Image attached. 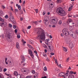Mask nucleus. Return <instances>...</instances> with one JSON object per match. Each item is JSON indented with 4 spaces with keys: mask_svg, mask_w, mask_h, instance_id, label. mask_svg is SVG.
Listing matches in <instances>:
<instances>
[{
    "mask_svg": "<svg viewBox=\"0 0 78 78\" xmlns=\"http://www.w3.org/2000/svg\"><path fill=\"white\" fill-rule=\"evenodd\" d=\"M70 73L71 74H73V72L72 71H71L70 72Z\"/></svg>",
    "mask_w": 78,
    "mask_h": 78,
    "instance_id": "nucleus-46",
    "label": "nucleus"
},
{
    "mask_svg": "<svg viewBox=\"0 0 78 78\" xmlns=\"http://www.w3.org/2000/svg\"><path fill=\"white\" fill-rule=\"evenodd\" d=\"M63 48L64 51H65V52L67 51V49L65 47H63Z\"/></svg>",
    "mask_w": 78,
    "mask_h": 78,
    "instance_id": "nucleus-15",
    "label": "nucleus"
},
{
    "mask_svg": "<svg viewBox=\"0 0 78 78\" xmlns=\"http://www.w3.org/2000/svg\"><path fill=\"white\" fill-rule=\"evenodd\" d=\"M29 43H30V44H33V41H30Z\"/></svg>",
    "mask_w": 78,
    "mask_h": 78,
    "instance_id": "nucleus-47",
    "label": "nucleus"
},
{
    "mask_svg": "<svg viewBox=\"0 0 78 78\" xmlns=\"http://www.w3.org/2000/svg\"><path fill=\"white\" fill-rule=\"evenodd\" d=\"M44 51L45 53H47V49H45Z\"/></svg>",
    "mask_w": 78,
    "mask_h": 78,
    "instance_id": "nucleus-56",
    "label": "nucleus"
},
{
    "mask_svg": "<svg viewBox=\"0 0 78 78\" xmlns=\"http://www.w3.org/2000/svg\"><path fill=\"white\" fill-rule=\"evenodd\" d=\"M66 76H68L69 75V73H66Z\"/></svg>",
    "mask_w": 78,
    "mask_h": 78,
    "instance_id": "nucleus-62",
    "label": "nucleus"
},
{
    "mask_svg": "<svg viewBox=\"0 0 78 78\" xmlns=\"http://www.w3.org/2000/svg\"><path fill=\"white\" fill-rule=\"evenodd\" d=\"M3 75L1 73H0V78H3Z\"/></svg>",
    "mask_w": 78,
    "mask_h": 78,
    "instance_id": "nucleus-28",
    "label": "nucleus"
},
{
    "mask_svg": "<svg viewBox=\"0 0 78 78\" xmlns=\"http://www.w3.org/2000/svg\"><path fill=\"white\" fill-rule=\"evenodd\" d=\"M63 78H66V76H65V75H64L63 76H62Z\"/></svg>",
    "mask_w": 78,
    "mask_h": 78,
    "instance_id": "nucleus-60",
    "label": "nucleus"
},
{
    "mask_svg": "<svg viewBox=\"0 0 78 78\" xmlns=\"http://www.w3.org/2000/svg\"><path fill=\"white\" fill-rule=\"evenodd\" d=\"M13 28L14 29H16V25H13Z\"/></svg>",
    "mask_w": 78,
    "mask_h": 78,
    "instance_id": "nucleus-41",
    "label": "nucleus"
},
{
    "mask_svg": "<svg viewBox=\"0 0 78 78\" xmlns=\"http://www.w3.org/2000/svg\"><path fill=\"white\" fill-rule=\"evenodd\" d=\"M43 56H44V57H46V56H47V54H45V55L43 54Z\"/></svg>",
    "mask_w": 78,
    "mask_h": 78,
    "instance_id": "nucleus-57",
    "label": "nucleus"
},
{
    "mask_svg": "<svg viewBox=\"0 0 78 78\" xmlns=\"http://www.w3.org/2000/svg\"><path fill=\"white\" fill-rule=\"evenodd\" d=\"M72 8H73V6L72 5L71 6V7H69V10L71 11V10H72Z\"/></svg>",
    "mask_w": 78,
    "mask_h": 78,
    "instance_id": "nucleus-21",
    "label": "nucleus"
},
{
    "mask_svg": "<svg viewBox=\"0 0 78 78\" xmlns=\"http://www.w3.org/2000/svg\"><path fill=\"white\" fill-rule=\"evenodd\" d=\"M56 12L58 14L61 15L62 16H64L66 15V13L65 11L60 7L57 9Z\"/></svg>",
    "mask_w": 78,
    "mask_h": 78,
    "instance_id": "nucleus-2",
    "label": "nucleus"
},
{
    "mask_svg": "<svg viewBox=\"0 0 78 78\" xmlns=\"http://www.w3.org/2000/svg\"><path fill=\"white\" fill-rule=\"evenodd\" d=\"M44 71H47V68L46 66H45L44 68Z\"/></svg>",
    "mask_w": 78,
    "mask_h": 78,
    "instance_id": "nucleus-26",
    "label": "nucleus"
},
{
    "mask_svg": "<svg viewBox=\"0 0 78 78\" xmlns=\"http://www.w3.org/2000/svg\"><path fill=\"white\" fill-rule=\"evenodd\" d=\"M31 26H29L27 27V29H30V28H31Z\"/></svg>",
    "mask_w": 78,
    "mask_h": 78,
    "instance_id": "nucleus-45",
    "label": "nucleus"
},
{
    "mask_svg": "<svg viewBox=\"0 0 78 78\" xmlns=\"http://www.w3.org/2000/svg\"><path fill=\"white\" fill-rule=\"evenodd\" d=\"M50 54L51 55H55V54L53 52H51V53Z\"/></svg>",
    "mask_w": 78,
    "mask_h": 78,
    "instance_id": "nucleus-53",
    "label": "nucleus"
},
{
    "mask_svg": "<svg viewBox=\"0 0 78 78\" xmlns=\"http://www.w3.org/2000/svg\"><path fill=\"white\" fill-rule=\"evenodd\" d=\"M62 32L66 36H68L70 34L69 32L68 31V30L66 28H64Z\"/></svg>",
    "mask_w": 78,
    "mask_h": 78,
    "instance_id": "nucleus-3",
    "label": "nucleus"
},
{
    "mask_svg": "<svg viewBox=\"0 0 78 78\" xmlns=\"http://www.w3.org/2000/svg\"><path fill=\"white\" fill-rule=\"evenodd\" d=\"M18 8L20 10L21 9V6H20V5H19L18 6Z\"/></svg>",
    "mask_w": 78,
    "mask_h": 78,
    "instance_id": "nucleus-38",
    "label": "nucleus"
},
{
    "mask_svg": "<svg viewBox=\"0 0 78 78\" xmlns=\"http://www.w3.org/2000/svg\"><path fill=\"white\" fill-rule=\"evenodd\" d=\"M23 32L24 33V34H25V31H24V30H22Z\"/></svg>",
    "mask_w": 78,
    "mask_h": 78,
    "instance_id": "nucleus-63",
    "label": "nucleus"
},
{
    "mask_svg": "<svg viewBox=\"0 0 78 78\" xmlns=\"http://www.w3.org/2000/svg\"><path fill=\"white\" fill-rule=\"evenodd\" d=\"M32 73H33V74H34V73H35V71L34 70H33L32 71Z\"/></svg>",
    "mask_w": 78,
    "mask_h": 78,
    "instance_id": "nucleus-36",
    "label": "nucleus"
},
{
    "mask_svg": "<svg viewBox=\"0 0 78 78\" xmlns=\"http://www.w3.org/2000/svg\"><path fill=\"white\" fill-rule=\"evenodd\" d=\"M11 22H13V23H16L15 20L14 19V17H13V16H12V18L11 19Z\"/></svg>",
    "mask_w": 78,
    "mask_h": 78,
    "instance_id": "nucleus-6",
    "label": "nucleus"
},
{
    "mask_svg": "<svg viewBox=\"0 0 78 78\" xmlns=\"http://www.w3.org/2000/svg\"><path fill=\"white\" fill-rule=\"evenodd\" d=\"M17 37L18 39L20 38V36L19 35H17Z\"/></svg>",
    "mask_w": 78,
    "mask_h": 78,
    "instance_id": "nucleus-39",
    "label": "nucleus"
},
{
    "mask_svg": "<svg viewBox=\"0 0 78 78\" xmlns=\"http://www.w3.org/2000/svg\"><path fill=\"white\" fill-rule=\"evenodd\" d=\"M46 12H45V11H44L43 13V16H44L45 15V14Z\"/></svg>",
    "mask_w": 78,
    "mask_h": 78,
    "instance_id": "nucleus-34",
    "label": "nucleus"
},
{
    "mask_svg": "<svg viewBox=\"0 0 78 78\" xmlns=\"http://www.w3.org/2000/svg\"><path fill=\"white\" fill-rule=\"evenodd\" d=\"M61 36H62V37H63L64 36V34H61Z\"/></svg>",
    "mask_w": 78,
    "mask_h": 78,
    "instance_id": "nucleus-55",
    "label": "nucleus"
},
{
    "mask_svg": "<svg viewBox=\"0 0 78 78\" xmlns=\"http://www.w3.org/2000/svg\"><path fill=\"white\" fill-rule=\"evenodd\" d=\"M58 25H60L62 24V20H59L58 23Z\"/></svg>",
    "mask_w": 78,
    "mask_h": 78,
    "instance_id": "nucleus-22",
    "label": "nucleus"
},
{
    "mask_svg": "<svg viewBox=\"0 0 78 78\" xmlns=\"http://www.w3.org/2000/svg\"><path fill=\"white\" fill-rule=\"evenodd\" d=\"M16 47L18 49H19V48H20V47H19V43H16Z\"/></svg>",
    "mask_w": 78,
    "mask_h": 78,
    "instance_id": "nucleus-9",
    "label": "nucleus"
},
{
    "mask_svg": "<svg viewBox=\"0 0 78 78\" xmlns=\"http://www.w3.org/2000/svg\"><path fill=\"white\" fill-rule=\"evenodd\" d=\"M34 53H35L36 55H37V51H34Z\"/></svg>",
    "mask_w": 78,
    "mask_h": 78,
    "instance_id": "nucleus-50",
    "label": "nucleus"
},
{
    "mask_svg": "<svg viewBox=\"0 0 78 78\" xmlns=\"http://www.w3.org/2000/svg\"><path fill=\"white\" fill-rule=\"evenodd\" d=\"M21 58L23 60V61H25V58H24V56L23 55H21Z\"/></svg>",
    "mask_w": 78,
    "mask_h": 78,
    "instance_id": "nucleus-13",
    "label": "nucleus"
},
{
    "mask_svg": "<svg viewBox=\"0 0 78 78\" xmlns=\"http://www.w3.org/2000/svg\"><path fill=\"white\" fill-rule=\"evenodd\" d=\"M1 7L3 8V9H5V7L4 6V5H2Z\"/></svg>",
    "mask_w": 78,
    "mask_h": 78,
    "instance_id": "nucleus-44",
    "label": "nucleus"
},
{
    "mask_svg": "<svg viewBox=\"0 0 78 78\" xmlns=\"http://www.w3.org/2000/svg\"><path fill=\"white\" fill-rule=\"evenodd\" d=\"M30 55L31 57L33 59V58H34V54H33L32 53L31 54H30Z\"/></svg>",
    "mask_w": 78,
    "mask_h": 78,
    "instance_id": "nucleus-23",
    "label": "nucleus"
},
{
    "mask_svg": "<svg viewBox=\"0 0 78 78\" xmlns=\"http://www.w3.org/2000/svg\"><path fill=\"white\" fill-rule=\"evenodd\" d=\"M64 75H65V74L64 73H61L59 74V76H63Z\"/></svg>",
    "mask_w": 78,
    "mask_h": 78,
    "instance_id": "nucleus-10",
    "label": "nucleus"
},
{
    "mask_svg": "<svg viewBox=\"0 0 78 78\" xmlns=\"http://www.w3.org/2000/svg\"><path fill=\"white\" fill-rule=\"evenodd\" d=\"M26 78H31V76H26Z\"/></svg>",
    "mask_w": 78,
    "mask_h": 78,
    "instance_id": "nucleus-30",
    "label": "nucleus"
},
{
    "mask_svg": "<svg viewBox=\"0 0 78 78\" xmlns=\"http://www.w3.org/2000/svg\"><path fill=\"white\" fill-rule=\"evenodd\" d=\"M69 46L70 48L72 49V48H73V44L72 43L69 44Z\"/></svg>",
    "mask_w": 78,
    "mask_h": 78,
    "instance_id": "nucleus-17",
    "label": "nucleus"
},
{
    "mask_svg": "<svg viewBox=\"0 0 78 78\" xmlns=\"http://www.w3.org/2000/svg\"><path fill=\"white\" fill-rule=\"evenodd\" d=\"M5 19H8V15H6L5 17Z\"/></svg>",
    "mask_w": 78,
    "mask_h": 78,
    "instance_id": "nucleus-31",
    "label": "nucleus"
},
{
    "mask_svg": "<svg viewBox=\"0 0 78 78\" xmlns=\"http://www.w3.org/2000/svg\"><path fill=\"white\" fill-rule=\"evenodd\" d=\"M69 29L70 30H72V26H69Z\"/></svg>",
    "mask_w": 78,
    "mask_h": 78,
    "instance_id": "nucleus-33",
    "label": "nucleus"
},
{
    "mask_svg": "<svg viewBox=\"0 0 78 78\" xmlns=\"http://www.w3.org/2000/svg\"><path fill=\"white\" fill-rule=\"evenodd\" d=\"M9 27H10V28H12V24H9Z\"/></svg>",
    "mask_w": 78,
    "mask_h": 78,
    "instance_id": "nucleus-32",
    "label": "nucleus"
},
{
    "mask_svg": "<svg viewBox=\"0 0 78 78\" xmlns=\"http://www.w3.org/2000/svg\"><path fill=\"white\" fill-rule=\"evenodd\" d=\"M44 22L45 25H48V21L47 19H44Z\"/></svg>",
    "mask_w": 78,
    "mask_h": 78,
    "instance_id": "nucleus-5",
    "label": "nucleus"
},
{
    "mask_svg": "<svg viewBox=\"0 0 78 78\" xmlns=\"http://www.w3.org/2000/svg\"><path fill=\"white\" fill-rule=\"evenodd\" d=\"M52 27H53V28H55V27H56V26H55V25H53L52 26Z\"/></svg>",
    "mask_w": 78,
    "mask_h": 78,
    "instance_id": "nucleus-59",
    "label": "nucleus"
},
{
    "mask_svg": "<svg viewBox=\"0 0 78 78\" xmlns=\"http://www.w3.org/2000/svg\"><path fill=\"white\" fill-rule=\"evenodd\" d=\"M42 78H47V76H45L44 77H42Z\"/></svg>",
    "mask_w": 78,
    "mask_h": 78,
    "instance_id": "nucleus-64",
    "label": "nucleus"
},
{
    "mask_svg": "<svg viewBox=\"0 0 78 78\" xmlns=\"http://www.w3.org/2000/svg\"><path fill=\"white\" fill-rule=\"evenodd\" d=\"M71 36H72L73 38H76V34H71Z\"/></svg>",
    "mask_w": 78,
    "mask_h": 78,
    "instance_id": "nucleus-14",
    "label": "nucleus"
},
{
    "mask_svg": "<svg viewBox=\"0 0 78 78\" xmlns=\"http://www.w3.org/2000/svg\"><path fill=\"white\" fill-rule=\"evenodd\" d=\"M35 75H36V78H37V77H38V73H36L35 74Z\"/></svg>",
    "mask_w": 78,
    "mask_h": 78,
    "instance_id": "nucleus-48",
    "label": "nucleus"
},
{
    "mask_svg": "<svg viewBox=\"0 0 78 78\" xmlns=\"http://www.w3.org/2000/svg\"><path fill=\"white\" fill-rule=\"evenodd\" d=\"M38 36L37 37V39L39 40H45V31L42 29L38 32Z\"/></svg>",
    "mask_w": 78,
    "mask_h": 78,
    "instance_id": "nucleus-1",
    "label": "nucleus"
},
{
    "mask_svg": "<svg viewBox=\"0 0 78 78\" xmlns=\"http://www.w3.org/2000/svg\"><path fill=\"white\" fill-rule=\"evenodd\" d=\"M6 70H7L6 68H4L3 69V71L4 72H6Z\"/></svg>",
    "mask_w": 78,
    "mask_h": 78,
    "instance_id": "nucleus-42",
    "label": "nucleus"
},
{
    "mask_svg": "<svg viewBox=\"0 0 78 78\" xmlns=\"http://www.w3.org/2000/svg\"><path fill=\"white\" fill-rule=\"evenodd\" d=\"M17 78H21V76L20 74H18L17 76Z\"/></svg>",
    "mask_w": 78,
    "mask_h": 78,
    "instance_id": "nucleus-25",
    "label": "nucleus"
},
{
    "mask_svg": "<svg viewBox=\"0 0 78 78\" xmlns=\"http://www.w3.org/2000/svg\"><path fill=\"white\" fill-rule=\"evenodd\" d=\"M7 37L9 39H10V37H11V35L9 34H7Z\"/></svg>",
    "mask_w": 78,
    "mask_h": 78,
    "instance_id": "nucleus-29",
    "label": "nucleus"
},
{
    "mask_svg": "<svg viewBox=\"0 0 78 78\" xmlns=\"http://www.w3.org/2000/svg\"><path fill=\"white\" fill-rule=\"evenodd\" d=\"M72 30H73L75 28V25H73L71 26Z\"/></svg>",
    "mask_w": 78,
    "mask_h": 78,
    "instance_id": "nucleus-35",
    "label": "nucleus"
},
{
    "mask_svg": "<svg viewBox=\"0 0 78 78\" xmlns=\"http://www.w3.org/2000/svg\"><path fill=\"white\" fill-rule=\"evenodd\" d=\"M68 22L69 23L72 22V20L71 19H69L68 21Z\"/></svg>",
    "mask_w": 78,
    "mask_h": 78,
    "instance_id": "nucleus-20",
    "label": "nucleus"
},
{
    "mask_svg": "<svg viewBox=\"0 0 78 78\" xmlns=\"http://www.w3.org/2000/svg\"><path fill=\"white\" fill-rule=\"evenodd\" d=\"M69 58H68L67 59H66V62H69Z\"/></svg>",
    "mask_w": 78,
    "mask_h": 78,
    "instance_id": "nucleus-40",
    "label": "nucleus"
},
{
    "mask_svg": "<svg viewBox=\"0 0 78 78\" xmlns=\"http://www.w3.org/2000/svg\"><path fill=\"white\" fill-rule=\"evenodd\" d=\"M14 32H15V33H17V29H16L15 30Z\"/></svg>",
    "mask_w": 78,
    "mask_h": 78,
    "instance_id": "nucleus-37",
    "label": "nucleus"
},
{
    "mask_svg": "<svg viewBox=\"0 0 78 78\" xmlns=\"http://www.w3.org/2000/svg\"><path fill=\"white\" fill-rule=\"evenodd\" d=\"M9 64L11 66H14V62L12 61H9Z\"/></svg>",
    "mask_w": 78,
    "mask_h": 78,
    "instance_id": "nucleus-8",
    "label": "nucleus"
},
{
    "mask_svg": "<svg viewBox=\"0 0 78 78\" xmlns=\"http://www.w3.org/2000/svg\"><path fill=\"white\" fill-rule=\"evenodd\" d=\"M45 42L46 44H48V40H46L45 41Z\"/></svg>",
    "mask_w": 78,
    "mask_h": 78,
    "instance_id": "nucleus-19",
    "label": "nucleus"
},
{
    "mask_svg": "<svg viewBox=\"0 0 78 78\" xmlns=\"http://www.w3.org/2000/svg\"><path fill=\"white\" fill-rule=\"evenodd\" d=\"M35 11H36V13H37L38 12V9H35Z\"/></svg>",
    "mask_w": 78,
    "mask_h": 78,
    "instance_id": "nucleus-43",
    "label": "nucleus"
},
{
    "mask_svg": "<svg viewBox=\"0 0 78 78\" xmlns=\"http://www.w3.org/2000/svg\"><path fill=\"white\" fill-rule=\"evenodd\" d=\"M22 42L23 43V44L24 45H25V44H26V42L23 40V39L22 41Z\"/></svg>",
    "mask_w": 78,
    "mask_h": 78,
    "instance_id": "nucleus-18",
    "label": "nucleus"
},
{
    "mask_svg": "<svg viewBox=\"0 0 78 78\" xmlns=\"http://www.w3.org/2000/svg\"><path fill=\"white\" fill-rule=\"evenodd\" d=\"M14 75L15 76H17V75H18V73H17V72L16 71H15L14 72Z\"/></svg>",
    "mask_w": 78,
    "mask_h": 78,
    "instance_id": "nucleus-16",
    "label": "nucleus"
},
{
    "mask_svg": "<svg viewBox=\"0 0 78 78\" xmlns=\"http://www.w3.org/2000/svg\"><path fill=\"white\" fill-rule=\"evenodd\" d=\"M61 2H62V0H57L56 2L57 3H60Z\"/></svg>",
    "mask_w": 78,
    "mask_h": 78,
    "instance_id": "nucleus-24",
    "label": "nucleus"
},
{
    "mask_svg": "<svg viewBox=\"0 0 78 78\" xmlns=\"http://www.w3.org/2000/svg\"><path fill=\"white\" fill-rule=\"evenodd\" d=\"M15 11L17 12H18L19 11V10H18L17 9H15Z\"/></svg>",
    "mask_w": 78,
    "mask_h": 78,
    "instance_id": "nucleus-58",
    "label": "nucleus"
},
{
    "mask_svg": "<svg viewBox=\"0 0 78 78\" xmlns=\"http://www.w3.org/2000/svg\"><path fill=\"white\" fill-rule=\"evenodd\" d=\"M28 51L30 55H31L33 54V52H32V50L30 49H28Z\"/></svg>",
    "mask_w": 78,
    "mask_h": 78,
    "instance_id": "nucleus-12",
    "label": "nucleus"
},
{
    "mask_svg": "<svg viewBox=\"0 0 78 78\" xmlns=\"http://www.w3.org/2000/svg\"><path fill=\"white\" fill-rule=\"evenodd\" d=\"M21 71L22 72H25L26 73H27V69L25 68H23L21 69Z\"/></svg>",
    "mask_w": 78,
    "mask_h": 78,
    "instance_id": "nucleus-7",
    "label": "nucleus"
},
{
    "mask_svg": "<svg viewBox=\"0 0 78 78\" xmlns=\"http://www.w3.org/2000/svg\"><path fill=\"white\" fill-rule=\"evenodd\" d=\"M2 13H3V11H0V15H1Z\"/></svg>",
    "mask_w": 78,
    "mask_h": 78,
    "instance_id": "nucleus-51",
    "label": "nucleus"
},
{
    "mask_svg": "<svg viewBox=\"0 0 78 78\" xmlns=\"http://www.w3.org/2000/svg\"><path fill=\"white\" fill-rule=\"evenodd\" d=\"M27 45L28 47H29V48H31V49H32V50H33V47L31 45H30L29 44H27Z\"/></svg>",
    "mask_w": 78,
    "mask_h": 78,
    "instance_id": "nucleus-11",
    "label": "nucleus"
},
{
    "mask_svg": "<svg viewBox=\"0 0 78 78\" xmlns=\"http://www.w3.org/2000/svg\"><path fill=\"white\" fill-rule=\"evenodd\" d=\"M35 23L36 24V25L37 24V21H35Z\"/></svg>",
    "mask_w": 78,
    "mask_h": 78,
    "instance_id": "nucleus-61",
    "label": "nucleus"
},
{
    "mask_svg": "<svg viewBox=\"0 0 78 78\" xmlns=\"http://www.w3.org/2000/svg\"><path fill=\"white\" fill-rule=\"evenodd\" d=\"M48 47L49 48H50V50H52V49H53V47H52V49H51V48H50V46L48 45Z\"/></svg>",
    "mask_w": 78,
    "mask_h": 78,
    "instance_id": "nucleus-49",
    "label": "nucleus"
},
{
    "mask_svg": "<svg viewBox=\"0 0 78 78\" xmlns=\"http://www.w3.org/2000/svg\"><path fill=\"white\" fill-rule=\"evenodd\" d=\"M4 19H2V17H0V21H1L2 22H4Z\"/></svg>",
    "mask_w": 78,
    "mask_h": 78,
    "instance_id": "nucleus-27",
    "label": "nucleus"
},
{
    "mask_svg": "<svg viewBox=\"0 0 78 78\" xmlns=\"http://www.w3.org/2000/svg\"><path fill=\"white\" fill-rule=\"evenodd\" d=\"M2 68H1V67H0V72H2Z\"/></svg>",
    "mask_w": 78,
    "mask_h": 78,
    "instance_id": "nucleus-54",
    "label": "nucleus"
},
{
    "mask_svg": "<svg viewBox=\"0 0 78 78\" xmlns=\"http://www.w3.org/2000/svg\"><path fill=\"white\" fill-rule=\"evenodd\" d=\"M51 23L54 25L57 24V19L54 18L52 19L51 20Z\"/></svg>",
    "mask_w": 78,
    "mask_h": 78,
    "instance_id": "nucleus-4",
    "label": "nucleus"
},
{
    "mask_svg": "<svg viewBox=\"0 0 78 78\" xmlns=\"http://www.w3.org/2000/svg\"><path fill=\"white\" fill-rule=\"evenodd\" d=\"M46 61H47L48 62H49V61H50V60H49L48 58H47L46 59Z\"/></svg>",
    "mask_w": 78,
    "mask_h": 78,
    "instance_id": "nucleus-52",
    "label": "nucleus"
}]
</instances>
